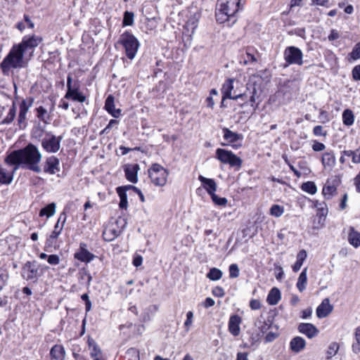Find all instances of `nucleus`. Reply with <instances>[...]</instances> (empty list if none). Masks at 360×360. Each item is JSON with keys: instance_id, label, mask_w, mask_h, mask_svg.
I'll return each mask as SVG.
<instances>
[{"instance_id": "9b49d317", "label": "nucleus", "mask_w": 360, "mask_h": 360, "mask_svg": "<svg viewBox=\"0 0 360 360\" xmlns=\"http://www.w3.org/2000/svg\"><path fill=\"white\" fill-rule=\"evenodd\" d=\"M222 131L223 138L227 143H221V146H231L236 150L242 147L243 134L232 131L226 127L223 128Z\"/></svg>"}, {"instance_id": "6e6552de", "label": "nucleus", "mask_w": 360, "mask_h": 360, "mask_svg": "<svg viewBox=\"0 0 360 360\" xmlns=\"http://www.w3.org/2000/svg\"><path fill=\"white\" fill-rule=\"evenodd\" d=\"M67 92L65 95V98L79 103H84L86 101V96L79 91V84L78 82H75L72 84V79L70 75H68L67 77Z\"/></svg>"}, {"instance_id": "2f4dec72", "label": "nucleus", "mask_w": 360, "mask_h": 360, "mask_svg": "<svg viewBox=\"0 0 360 360\" xmlns=\"http://www.w3.org/2000/svg\"><path fill=\"white\" fill-rule=\"evenodd\" d=\"M273 325V320L269 317L266 320L258 321V330L259 332L263 335L271 328Z\"/></svg>"}, {"instance_id": "dca6fc26", "label": "nucleus", "mask_w": 360, "mask_h": 360, "mask_svg": "<svg viewBox=\"0 0 360 360\" xmlns=\"http://www.w3.org/2000/svg\"><path fill=\"white\" fill-rule=\"evenodd\" d=\"M242 321V317L238 314L230 316L228 323V330L233 336L237 337L240 335Z\"/></svg>"}, {"instance_id": "1a4fd4ad", "label": "nucleus", "mask_w": 360, "mask_h": 360, "mask_svg": "<svg viewBox=\"0 0 360 360\" xmlns=\"http://www.w3.org/2000/svg\"><path fill=\"white\" fill-rule=\"evenodd\" d=\"M62 139V136H56L51 132H47L41 141V147L48 153H56L60 148Z\"/></svg>"}, {"instance_id": "bb28decb", "label": "nucleus", "mask_w": 360, "mask_h": 360, "mask_svg": "<svg viewBox=\"0 0 360 360\" xmlns=\"http://www.w3.org/2000/svg\"><path fill=\"white\" fill-rule=\"evenodd\" d=\"M51 360H64L65 357V350L63 346L55 345L50 351Z\"/></svg>"}, {"instance_id": "69168bd1", "label": "nucleus", "mask_w": 360, "mask_h": 360, "mask_svg": "<svg viewBox=\"0 0 360 360\" xmlns=\"http://www.w3.org/2000/svg\"><path fill=\"white\" fill-rule=\"evenodd\" d=\"M352 77L354 80L360 81V65L354 67L352 71Z\"/></svg>"}, {"instance_id": "a18cd8bd", "label": "nucleus", "mask_w": 360, "mask_h": 360, "mask_svg": "<svg viewBox=\"0 0 360 360\" xmlns=\"http://www.w3.org/2000/svg\"><path fill=\"white\" fill-rule=\"evenodd\" d=\"M134 14L132 12L125 11L123 18V26H130L134 23Z\"/></svg>"}, {"instance_id": "3c124183", "label": "nucleus", "mask_w": 360, "mask_h": 360, "mask_svg": "<svg viewBox=\"0 0 360 360\" xmlns=\"http://www.w3.org/2000/svg\"><path fill=\"white\" fill-rule=\"evenodd\" d=\"M262 335L259 332H252L250 334L249 342L251 346L255 345L257 342H259Z\"/></svg>"}, {"instance_id": "c85d7f7f", "label": "nucleus", "mask_w": 360, "mask_h": 360, "mask_svg": "<svg viewBox=\"0 0 360 360\" xmlns=\"http://www.w3.org/2000/svg\"><path fill=\"white\" fill-rule=\"evenodd\" d=\"M120 231L112 226L105 228L103 232V239L106 241H112L120 235Z\"/></svg>"}, {"instance_id": "5701e85b", "label": "nucleus", "mask_w": 360, "mask_h": 360, "mask_svg": "<svg viewBox=\"0 0 360 360\" xmlns=\"http://www.w3.org/2000/svg\"><path fill=\"white\" fill-rule=\"evenodd\" d=\"M199 181L201 182L202 187L206 190L207 193L212 196L217 191V186L213 179H208L202 175L198 176Z\"/></svg>"}, {"instance_id": "338daca9", "label": "nucleus", "mask_w": 360, "mask_h": 360, "mask_svg": "<svg viewBox=\"0 0 360 360\" xmlns=\"http://www.w3.org/2000/svg\"><path fill=\"white\" fill-rule=\"evenodd\" d=\"M47 261L51 265H57L60 262V258L57 255H51L48 257Z\"/></svg>"}, {"instance_id": "f8f14e48", "label": "nucleus", "mask_w": 360, "mask_h": 360, "mask_svg": "<svg viewBox=\"0 0 360 360\" xmlns=\"http://www.w3.org/2000/svg\"><path fill=\"white\" fill-rule=\"evenodd\" d=\"M283 55L288 65L296 64L302 65L303 64V53L296 46H288L285 49Z\"/></svg>"}, {"instance_id": "4be33fe9", "label": "nucleus", "mask_w": 360, "mask_h": 360, "mask_svg": "<svg viewBox=\"0 0 360 360\" xmlns=\"http://www.w3.org/2000/svg\"><path fill=\"white\" fill-rule=\"evenodd\" d=\"M321 164L325 169H333L336 163V158L333 150L323 153L321 159Z\"/></svg>"}, {"instance_id": "0eeeda50", "label": "nucleus", "mask_w": 360, "mask_h": 360, "mask_svg": "<svg viewBox=\"0 0 360 360\" xmlns=\"http://www.w3.org/2000/svg\"><path fill=\"white\" fill-rule=\"evenodd\" d=\"M342 184V176L335 174L329 176L322 188V195L325 200H330L338 193V188Z\"/></svg>"}, {"instance_id": "774afa93", "label": "nucleus", "mask_w": 360, "mask_h": 360, "mask_svg": "<svg viewBox=\"0 0 360 360\" xmlns=\"http://www.w3.org/2000/svg\"><path fill=\"white\" fill-rule=\"evenodd\" d=\"M354 185L356 188V191L360 193V172L354 179Z\"/></svg>"}, {"instance_id": "49530a36", "label": "nucleus", "mask_w": 360, "mask_h": 360, "mask_svg": "<svg viewBox=\"0 0 360 360\" xmlns=\"http://www.w3.org/2000/svg\"><path fill=\"white\" fill-rule=\"evenodd\" d=\"M149 177L153 183L158 186V164H153L151 168L148 169Z\"/></svg>"}, {"instance_id": "58836bf2", "label": "nucleus", "mask_w": 360, "mask_h": 360, "mask_svg": "<svg viewBox=\"0 0 360 360\" xmlns=\"http://www.w3.org/2000/svg\"><path fill=\"white\" fill-rule=\"evenodd\" d=\"M223 272L216 267L211 268L207 274V278L211 281H218L221 278Z\"/></svg>"}, {"instance_id": "de8ad7c7", "label": "nucleus", "mask_w": 360, "mask_h": 360, "mask_svg": "<svg viewBox=\"0 0 360 360\" xmlns=\"http://www.w3.org/2000/svg\"><path fill=\"white\" fill-rule=\"evenodd\" d=\"M212 200L216 205L226 207L228 203V200L224 197H219L216 193L210 196Z\"/></svg>"}, {"instance_id": "393cba45", "label": "nucleus", "mask_w": 360, "mask_h": 360, "mask_svg": "<svg viewBox=\"0 0 360 360\" xmlns=\"http://www.w3.org/2000/svg\"><path fill=\"white\" fill-rule=\"evenodd\" d=\"M347 240L354 248L360 246V232L356 231L354 226L349 227Z\"/></svg>"}, {"instance_id": "4468645a", "label": "nucleus", "mask_w": 360, "mask_h": 360, "mask_svg": "<svg viewBox=\"0 0 360 360\" xmlns=\"http://www.w3.org/2000/svg\"><path fill=\"white\" fill-rule=\"evenodd\" d=\"M63 230V225L56 224L54 226V230L52 231L49 237L47 238L45 244V250L46 251L51 250L52 248L56 249L58 245V238Z\"/></svg>"}, {"instance_id": "680f3d73", "label": "nucleus", "mask_w": 360, "mask_h": 360, "mask_svg": "<svg viewBox=\"0 0 360 360\" xmlns=\"http://www.w3.org/2000/svg\"><path fill=\"white\" fill-rule=\"evenodd\" d=\"M348 200V194L347 193H345L340 201L339 204V210H344L347 208V202Z\"/></svg>"}, {"instance_id": "864d4df0", "label": "nucleus", "mask_w": 360, "mask_h": 360, "mask_svg": "<svg viewBox=\"0 0 360 360\" xmlns=\"http://www.w3.org/2000/svg\"><path fill=\"white\" fill-rule=\"evenodd\" d=\"M339 349V345L337 342H332L329 347L327 354L329 357H332L336 354Z\"/></svg>"}, {"instance_id": "423d86ee", "label": "nucleus", "mask_w": 360, "mask_h": 360, "mask_svg": "<svg viewBox=\"0 0 360 360\" xmlns=\"http://www.w3.org/2000/svg\"><path fill=\"white\" fill-rule=\"evenodd\" d=\"M118 42L124 48L127 56L131 60L133 59L139 46L136 38L129 32H125L120 36Z\"/></svg>"}, {"instance_id": "052dcab7", "label": "nucleus", "mask_w": 360, "mask_h": 360, "mask_svg": "<svg viewBox=\"0 0 360 360\" xmlns=\"http://www.w3.org/2000/svg\"><path fill=\"white\" fill-rule=\"evenodd\" d=\"M15 117V109L14 107H13L9 110L8 115L4 119V122L6 123V124H9L14 120Z\"/></svg>"}, {"instance_id": "c9c22d12", "label": "nucleus", "mask_w": 360, "mask_h": 360, "mask_svg": "<svg viewBox=\"0 0 360 360\" xmlns=\"http://www.w3.org/2000/svg\"><path fill=\"white\" fill-rule=\"evenodd\" d=\"M116 191L120 198L119 204L120 207L126 210L128 207L127 193L124 192V189L123 188H117Z\"/></svg>"}, {"instance_id": "37998d69", "label": "nucleus", "mask_w": 360, "mask_h": 360, "mask_svg": "<svg viewBox=\"0 0 360 360\" xmlns=\"http://www.w3.org/2000/svg\"><path fill=\"white\" fill-rule=\"evenodd\" d=\"M168 174L167 170L159 165V186H162L166 184Z\"/></svg>"}, {"instance_id": "cd10ccee", "label": "nucleus", "mask_w": 360, "mask_h": 360, "mask_svg": "<svg viewBox=\"0 0 360 360\" xmlns=\"http://www.w3.org/2000/svg\"><path fill=\"white\" fill-rule=\"evenodd\" d=\"M307 257V253L305 250L302 249L298 252L297 254V260L295 263L292 266V269L294 272H297L300 271Z\"/></svg>"}, {"instance_id": "2eb2a0df", "label": "nucleus", "mask_w": 360, "mask_h": 360, "mask_svg": "<svg viewBox=\"0 0 360 360\" xmlns=\"http://www.w3.org/2000/svg\"><path fill=\"white\" fill-rule=\"evenodd\" d=\"M74 257L79 261L84 263H89L94 259L95 255L87 250V245L86 243H81L79 244V248L75 253Z\"/></svg>"}, {"instance_id": "aec40b11", "label": "nucleus", "mask_w": 360, "mask_h": 360, "mask_svg": "<svg viewBox=\"0 0 360 360\" xmlns=\"http://www.w3.org/2000/svg\"><path fill=\"white\" fill-rule=\"evenodd\" d=\"M139 169V165L138 164L126 165L124 167V171L127 179L131 183H136L138 181L137 174Z\"/></svg>"}, {"instance_id": "9d476101", "label": "nucleus", "mask_w": 360, "mask_h": 360, "mask_svg": "<svg viewBox=\"0 0 360 360\" xmlns=\"http://www.w3.org/2000/svg\"><path fill=\"white\" fill-rule=\"evenodd\" d=\"M42 41V38L37 35H26L25 36L21 42L15 44L22 52L25 54L27 52L32 53L34 49L37 47Z\"/></svg>"}, {"instance_id": "a211bd4d", "label": "nucleus", "mask_w": 360, "mask_h": 360, "mask_svg": "<svg viewBox=\"0 0 360 360\" xmlns=\"http://www.w3.org/2000/svg\"><path fill=\"white\" fill-rule=\"evenodd\" d=\"M333 310V306L330 304V300L325 298L321 303L317 307L316 313L319 319L327 317Z\"/></svg>"}, {"instance_id": "f3484780", "label": "nucleus", "mask_w": 360, "mask_h": 360, "mask_svg": "<svg viewBox=\"0 0 360 360\" xmlns=\"http://www.w3.org/2000/svg\"><path fill=\"white\" fill-rule=\"evenodd\" d=\"M297 330L300 333L305 335L308 338L311 339L316 337L319 330L311 323H301L297 326Z\"/></svg>"}, {"instance_id": "a19ab883", "label": "nucleus", "mask_w": 360, "mask_h": 360, "mask_svg": "<svg viewBox=\"0 0 360 360\" xmlns=\"http://www.w3.org/2000/svg\"><path fill=\"white\" fill-rule=\"evenodd\" d=\"M284 207L280 205L274 204L269 209V214L275 217H280L284 213Z\"/></svg>"}, {"instance_id": "7ed1b4c3", "label": "nucleus", "mask_w": 360, "mask_h": 360, "mask_svg": "<svg viewBox=\"0 0 360 360\" xmlns=\"http://www.w3.org/2000/svg\"><path fill=\"white\" fill-rule=\"evenodd\" d=\"M219 8L216 11V20L219 23L229 20L231 17L241 9L240 0H217Z\"/></svg>"}, {"instance_id": "8fccbe9b", "label": "nucleus", "mask_w": 360, "mask_h": 360, "mask_svg": "<svg viewBox=\"0 0 360 360\" xmlns=\"http://www.w3.org/2000/svg\"><path fill=\"white\" fill-rule=\"evenodd\" d=\"M229 277L231 278H235L239 276L240 271L236 264H232L229 266Z\"/></svg>"}, {"instance_id": "a878e982", "label": "nucleus", "mask_w": 360, "mask_h": 360, "mask_svg": "<svg viewBox=\"0 0 360 360\" xmlns=\"http://www.w3.org/2000/svg\"><path fill=\"white\" fill-rule=\"evenodd\" d=\"M306 346L305 340L300 336H296L293 338L290 342V349L295 352L298 353L304 349Z\"/></svg>"}, {"instance_id": "6ab92c4d", "label": "nucleus", "mask_w": 360, "mask_h": 360, "mask_svg": "<svg viewBox=\"0 0 360 360\" xmlns=\"http://www.w3.org/2000/svg\"><path fill=\"white\" fill-rule=\"evenodd\" d=\"M59 165V159L55 156H51L46 159L44 170L46 173L55 174L60 171Z\"/></svg>"}, {"instance_id": "603ef678", "label": "nucleus", "mask_w": 360, "mask_h": 360, "mask_svg": "<svg viewBox=\"0 0 360 360\" xmlns=\"http://www.w3.org/2000/svg\"><path fill=\"white\" fill-rule=\"evenodd\" d=\"M212 294L216 297H224L225 296V291L221 286H215L212 290Z\"/></svg>"}, {"instance_id": "473e14b6", "label": "nucleus", "mask_w": 360, "mask_h": 360, "mask_svg": "<svg viewBox=\"0 0 360 360\" xmlns=\"http://www.w3.org/2000/svg\"><path fill=\"white\" fill-rule=\"evenodd\" d=\"M342 122L345 126H352L354 122V115L352 110L346 109L342 112Z\"/></svg>"}, {"instance_id": "bf43d9fd", "label": "nucleus", "mask_w": 360, "mask_h": 360, "mask_svg": "<svg viewBox=\"0 0 360 360\" xmlns=\"http://www.w3.org/2000/svg\"><path fill=\"white\" fill-rule=\"evenodd\" d=\"M313 134H314V135H315L316 136H326L327 135L326 131H324L323 127L321 125H317L314 127Z\"/></svg>"}, {"instance_id": "79ce46f5", "label": "nucleus", "mask_w": 360, "mask_h": 360, "mask_svg": "<svg viewBox=\"0 0 360 360\" xmlns=\"http://www.w3.org/2000/svg\"><path fill=\"white\" fill-rule=\"evenodd\" d=\"M37 116L44 123H48L50 118L46 109L42 106H39L37 108Z\"/></svg>"}, {"instance_id": "412c9836", "label": "nucleus", "mask_w": 360, "mask_h": 360, "mask_svg": "<svg viewBox=\"0 0 360 360\" xmlns=\"http://www.w3.org/2000/svg\"><path fill=\"white\" fill-rule=\"evenodd\" d=\"M32 101H31L30 103H27L26 101H22L20 105V110L18 115V124L20 128H24L25 127V121L27 120V114L32 105Z\"/></svg>"}, {"instance_id": "e2e57ef3", "label": "nucleus", "mask_w": 360, "mask_h": 360, "mask_svg": "<svg viewBox=\"0 0 360 360\" xmlns=\"http://www.w3.org/2000/svg\"><path fill=\"white\" fill-rule=\"evenodd\" d=\"M8 274L4 270H0V290H2L4 285L8 280Z\"/></svg>"}, {"instance_id": "13d9d810", "label": "nucleus", "mask_w": 360, "mask_h": 360, "mask_svg": "<svg viewBox=\"0 0 360 360\" xmlns=\"http://www.w3.org/2000/svg\"><path fill=\"white\" fill-rule=\"evenodd\" d=\"M193 318V311H188L186 314V319L184 322V326L187 330H189V328L192 325Z\"/></svg>"}, {"instance_id": "5fc2aeb1", "label": "nucleus", "mask_w": 360, "mask_h": 360, "mask_svg": "<svg viewBox=\"0 0 360 360\" xmlns=\"http://www.w3.org/2000/svg\"><path fill=\"white\" fill-rule=\"evenodd\" d=\"M80 278L82 280H84L86 278V283L88 285H90L92 277L89 274V272L86 270V269L83 268L82 269H80L79 271Z\"/></svg>"}, {"instance_id": "4c0bfd02", "label": "nucleus", "mask_w": 360, "mask_h": 360, "mask_svg": "<svg viewBox=\"0 0 360 360\" xmlns=\"http://www.w3.org/2000/svg\"><path fill=\"white\" fill-rule=\"evenodd\" d=\"M343 154L346 155L347 157H352V161L353 163H360V146L355 150H343Z\"/></svg>"}, {"instance_id": "0e129e2a", "label": "nucleus", "mask_w": 360, "mask_h": 360, "mask_svg": "<svg viewBox=\"0 0 360 360\" xmlns=\"http://www.w3.org/2000/svg\"><path fill=\"white\" fill-rule=\"evenodd\" d=\"M250 307L252 310H257L262 307L261 302L259 300L252 299L250 302Z\"/></svg>"}, {"instance_id": "6e6d98bb", "label": "nucleus", "mask_w": 360, "mask_h": 360, "mask_svg": "<svg viewBox=\"0 0 360 360\" xmlns=\"http://www.w3.org/2000/svg\"><path fill=\"white\" fill-rule=\"evenodd\" d=\"M279 336L278 333L272 332L270 331L269 333H266L265 337H264V341L265 342H271L274 341L276 338H278Z\"/></svg>"}, {"instance_id": "e433bc0d", "label": "nucleus", "mask_w": 360, "mask_h": 360, "mask_svg": "<svg viewBox=\"0 0 360 360\" xmlns=\"http://www.w3.org/2000/svg\"><path fill=\"white\" fill-rule=\"evenodd\" d=\"M301 189L311 195H314L317 192V187L316 184L314 181H308L307 182H304L301 185Z\"/></svg>"}, {"instance_id": "f03ea898", "label": "nucleus", "mask_w": 360, "mask_h": 360, "mask_svg": "<svg viewBox=\"0 0 360 360\" xmlns=\"http://www.w3.org/2000/svg\"><path fill=\"white\" fill-rule=\"evenodd\" d=\"M27 64L28 61L25 58V54L14 44L0 63V68L4 75H8L12 69L25 68Z\"/></svg>"}, {"instance_id": "f257e3e1", "label": "nucleus", "mask_w": 360, "mask_h": 360, "mask_svg": "<svg viewBox=\"0 0 360 360\" xmlns=\"http://www.w3.org/2000/svg\"><path fill=\"white\" fill-rule=\"evenodd\" d=\"M41 160V154L38 148L32 143H29L22 149L12 151L7 155L5 161L10 165H27L30 169L39 173L41 168L38 164Z\"/></svg>"}, {"instance_id": "20e7f679", "label": "nucleus", "mask_w": 360, "mask_h": 360, "mask_svg": "<svg viewBox=\"0 0 360 360\" xmlns=\"http://www.w3.org/2000/svg\"><path fill=\"white\" fill-rule=\"evenodd\" d=\"M234 82V78H228L222 84L221 92L223 95V101H226L227 99L236 101L239 98H241L244 101V103L242 105V106L245 105H250V106L253 107L256 101L255 98V91L253 92H250V96H248L246 93L232 96L231 92L233 89Z\"/></svg>"}, {"instance_id": "72a5a7b5", "label": "nucleus", "mask_w": 360, "mask_h": 360, "mask_svg": "<svg viewBox=\"0 0 360 360\" xmlns=\"http://www.w3.org/2000/svg\"><path fill=\"white\" fill-rule=\"evenodd\" d=\"M320 207L316 209V216L319 218V222L324 221L326 216L328 213V209L327 205L325 202H321L320 204Z\"/></svg>"}, {"instance_id": "39448f33", "label": "nucleus", "mask_w": 360, "mask_h": 360, "mask_svg": "<svg viewBox=\"0 0 360 360\" xmlns=\"http://www.w3.org/2000/svg\"><path fill=\"white\" fill-rule=\"evenodd\" d=\"M215 158L221 163L235 168L236 170H239L243 165V160L231 150L226 149L217 148L215 151Z\"/></svg>"}, {"instance_id": "c03bdc74", "label": "nucleus", "mask_w": 360, "mask_h": 360, "mask_svg": "<svg viewBox=\"0 0 360 360\" xmlns=\"http://www.w3.org/2000/svg\"><path fill=\"white\" fill-rule=\"evenodd\" d=\"M355 340L356 342L352 345V350L357 354L360 352V326L356 328Z\"/></svg>"}, {"instance_id": "7c9ffc66", "label": "nucleus", "mask_w": 360, "mask_h": 360, "mask_svg": "<svg viewBox=\"0 0 360 360\" xmlns=\"http://www.w3.org/2000/svg\"><path fill=\"white\" fill-rule=\"evenodd\" d=\"M281 299L280 290L276 288H273L268 294L267 302L271 305L276 304Z\"/></svg>"}, {"instance_id": "ea45409f", "label": "nucleus", "mask_w": 360, "mask_h": 360, "mask_svg": "<svg viewBox=\"0 0 360 360\" xmlns=\"http://www.w3.org/2000/svg\"><path fill=\"white\" fill-rule=\"evenodd\" d=\"M13 181V175L0 167V184H10Z\"/></svg>"}, {"instance_id": "f704fd0d", "label": "nucleus", "mask_w": 360, "mask_h": 360, "mask_svg": "<svg viewBox=\"0 0 360 360\" xmlns=\"http://www.w3.org/2000/svg\"><path fill=\"white\" fill-rule=\"evenodd\" d=\"M56 203L51 202L42 208L39 212V216H46L47 217H52L56 212Z\"/></svg>"}, {"instance_id": "ddd939ff", "label": "nucleus", "mask_w": 360, "mask_h": 360, "mask_svg": "<svg viewBox=\"0 0 360 360\" xmlns=\"http://www.w3.org/2000/svg\"><path fill=\"white\" fill-rule=\"evenodd\" d=\"M22 276L27 281H36L39 276L35 262H27L22 269Z\"/></svg>"}, {"instance_id": "09e8293b", "label": "nucleus", "mask_w": 360, "mask_h": 360, "mask_svg": "<svg viewBox=\"0 0 360 360\" xmlns=\"http://www.w3.org/2000/svg\"><path fill=\"white\" fill-rule=\"evenodd\" d=\"M349 56L354 60L360 58V41L355 44Z\"/></svg>"}, {"instance_id": "c756f323", "label": "nucleus", "mask_w": 360, "mask_h": 360, "mask_svg": "<svg viewBox=\"0 0 360 360\" xmlns=\"http://www.w3.org/2000/svg\"><path fill=\"white\" fill-rule=\"evenodd\" d=\"M307 268L305 267L302 271L300 273L296 286L300 292H303L306 289L307 283Z\"/></svg>"}, {"instance_id": "b1692460", "label": "nucleus", "mask_w": 360, "mask_h": 360, "mask_svg": "<svg viewBox=\"0 0 360 360\" xmlns=\"http://www.w3.org/2000/svg\"><path fill=\"white\" fill-rule=\"evenodd\" d=\"M115 98L109 95L105 102V109L114 117H119L121 115V110L115 108Z\"/></svg>"}, {"instance_id": "4d7b16f0", "label": "nucleus", "mask_w": 360, "mask_h": 360, "mask_svg": "<svg viewBox=\"0 0 360 360\" xmlns=\"http://www.w3.org/2000/svg\"><path fill=\"white\" fill-rule=\"evenodd\" d=\"M312 150L315 152H319L323 151L326 148V146L316 140H314L313 141L312 146H311Z\"/></svg>"}]
</instances>
